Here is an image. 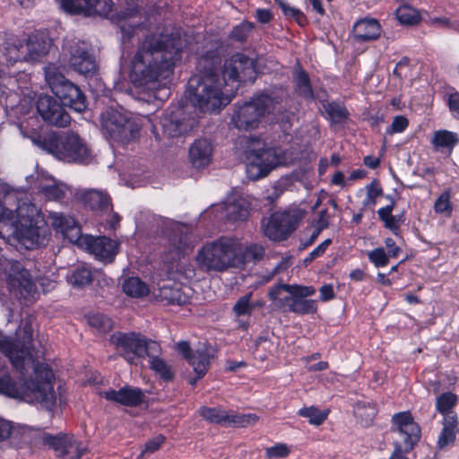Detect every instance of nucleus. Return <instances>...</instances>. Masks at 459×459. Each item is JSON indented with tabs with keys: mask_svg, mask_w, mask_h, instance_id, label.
Returning a JSON list of instances; mask_svg holds the SVG:
<instances>
[{
	"mask_svg": "<svg viewBox=\"0 0 459 459\" xmlns=\"http://www.w3.org/2000/svg\"><path fill=\"white\" fill-rule=\"evenodd\" d=\"M44 446L53 449L57 456H69V459H80L84 452V447L78 440L70 434L59 433L51 435L42 434Z\"/></svg>",
	"mask_w": 459,
	"mask_h": 459,
	"instance_id": "18",
	"label": "nucleus"
},
{
	"mask_svg": "<svg viewBox=\"0 0 459 459\" xmlns=\"http://www.w3.org/2000/svg\"><path fill=\"white\" fill-rule=\"evenodd\" d=\"M366 197L362 202L363 206L371 207L377 203V198L383 195V188L377 179H374L366 186Z\"/></svg>",
	"mask_w": 459,
	"mask_h": 459,
	"instance_id": "49",
	"label": "nucleus"
},
{
	"mask_svg": "<svg viewBox=\"0 0 459 459\" xmlns=\"http://www.w3.org/2000/svg\"><path fill=\"white\" fill-rule=\"evenodd\" d=\"M329 410L320 411L315 406L305 407L299 411V415L308 419V422L315 426L321 425L328 417Z\"/></svg>",
	"mask_w": 459,
	"mask_h": 459,
	"instance_id": "45",
	"label": "nucleus"
},
{
	"mask_svg": "<svg viewBox=\"0 0 459 459\" xmlns=\"http://www.w3.org/2000/svg\"><path fill=\"white\" fill-rule=\"evenodd\" d=\"M17 192L7 184L0 185V235L3 238L16 237L27 249L47 245L50 235L47 222L39 215L37 218L17 220L13 209L17 208Z\"/></svg>",
	"mask_w": 459,
	"mask_h": 459,
	"instance_id": "4",
	"label": "nucleus"
},
{
	"mask_svg": "<svg viewBox=\"0 0 459 459\" xmlns=\"http://www.w3.org/2000/svg\"><path fill=\"white\" fill-rule=\"evenodd\" d=\"M459 421L455 413H447L443 420V429L438 436L437 446L444 449L455 441L456 434L459 432Z\"/></svg>",
	"mask_w": 459,
	"mask_h": 459,
	"instance_id": "32",
	"label": "nucleus"
},
{
	"mask_svg": "<svg viewBox=\"0 0 459 459\" xmlns=\"http://www.w3.org/2000/svg\"><path fill=\"white\" fill-rule=\"evenodd\" d=\"M68 282L76 288H83L92 281L91 272L85 268L76 269L67 279Z\"/></svg>",
	"mask_w": 459,
	"mask_h": 459,
	"instance_id": "47",
	"label": "nucleus"
},
{
	"mask_svg": "<svg viewBox=\"0 0 459 459\" xmlns=\"http://www.w3.org/2000/svg\"><path fill=\"white\" fill-rule=\"evenodd\" d=\"M41 191L48 200L60 201L65 196L66 187L60 185H50L43 186Z\"/></svg>",
	"mask_w": 459,
	"mask_h": 459,
	"instance_id": "53",
	"label": "nucleus"
},
{
	"mask_svg": "<svg viewBox=\"0 0 459 459\" xmlns=\"http://www.w3.org/2000/svg\"><path fill=\"white\" fill-rule=\"evenodd\" d=\"M79 196L83 204L97 216H103L112 211L111 198L106 192L88 189L80 193Z\"/></svg>",
	"mask_w": 459,
	"mask_h": 459,
	"instance_id": "25",
	"label": "nucleus"
},
{
	"mask_svg": "<svg viewBox=\"0 0 459 459\" xmlns=\"http://www.w3.org/2000/svg\"><path fill=\"white\" fill-rule=\"evenodd\" d=\"M182 42L172 35L152 34L138 45L131 62L130 78L137 87H148L168 78L181 58Z\"/></svg>",
	"mask_w": 459,
	"mask_h": 459,
	"instance_id": "2",
	"label": "nucleus"
},
{
	"mask_svg": "<svg viewBox=\"0 0 459 459\" xmlns=\"http://www.w3.org/2000/svg\"><path fill=\"white\" fill-rule=\"evenodd\" d=\"M100 119L102 128L116 142L127 143L140 134V123L135 118L115 108H110L102 112Z\"/></svg>",
	"mask_w": 459,
	"mask_h": 459,
	"instance_id": "11",
	"label": "nucleus"
},
{
	"mask_svg": "<svg viewBox=\"0 0 459 459\" xmlns=\"http://www.w3.org/2000/svg\"><path fill=\"white\" fill-rule=\"evenodd\" d=\"M281 99L262 94L238 106L231 117V124L238 130L249 131L258 127L266 114L281 113Z\"/></svg>",
	"mask_w": 459,
	"mask_h": 459,
	"instance_id": "6",
	"label": "nucleus"
},
{
	"mask_svg": "<svg viewBox=\"0 0 459 459\" xmlns=\"http://www.w3.org/2000/svg\"><path fill=\"white\" fill-rule=\"evenodd\" d=\"M199 414L204 420L211 423L238 428L254 425L258 420L257 415L254 413L241 414L219 408L201 407Z\"/></svg>",
	"mask_w": 459,
	"mask_h": 459,
	"instance_id": "16",
	"label": "nucleus"
},
{
	"mask_svg": "<svg viewBox=\"0 0 459 459\" xmlns=\"http://www.w3.org/2000/svg\"><path fill=\"white\" fill-rule=\"evenodd\" d=\"M264 255L261 245H244L236 238L221 237L206 243L195 258H264Z\"/></svg>",
	"mask_w": 459,
	"mask_h": 459,
	"instance_id": "10",
	"label": "nucleus"
},
{
	"mask_svg": "<svg viewBox=\"0 0 459 459\" xmlns=\"http://www.w3.org/2000/svg\"><path fill=\"white\" fill-rule=\"evenodd\" d=\"M323 107L328 117L335 124L343 122L349 115L347 108L336 102H328L324 104Z\"/></svg>",
	"mask_w": 459,
	"mask_h": 459,
	"instance_id": "44",
	"label": "nucleus"
},
{
	"mask_svg": "<svg viewBox=\"0 0 459 459\" xmlns=\"http://www.w3.org/2000/svg\"><path fill=\"white\" fill-rule=\"evenodd\" d=\"M432 143L437 147H454L458 142L459 138L455 133L440 130L434 134Z\"/></svg>",
	"mask_w": 459,
	"mask_h": 459,
	"instance_id": "46",
	"label": "nucleus"
},
{
	"mask_svg": "<svg viewBox=\"0 0 459 459\" xmlns=\"http://www.w3.org/2000/svg\"><path fill=\"white\" fill-rule=\"evenodd\" d=\"M377 410L375 403L359 401L354 405V414L362 426L370 425L377 416Z\"/></svg>",
	"mask_w": 459,
	"mask_h": 459,
	"instance_id": "37",
	"label": "nucleus"
},
{
	"mask_svg": "<svg viewBox=\"0 0 459 459\" xmlns=\"http://www.w3.org/2000/svg\"><path fill=\"white\" fill-rule=\"evenodd\" d=\"M266 457L269 459H279L287 456V446L285 444H277L268 447L265 451Z\"/></svg>",
	"mask_w": 459,
	"mask_h": 459,
	"instance_id": "60",
	"label": "nucleus"
},
{
	"mask_svg": "<svg viewBox=\"0 0 459 459\" xmlns=\"http://www.w3.org/2000/svg\"><path fill=\"white\" fill-rule=\"evenodd\" d=\"M247 175L251 180H258L266 177L271 170L285 162V156L275 148H265V143L257 137H249L246 142L245 150Z\"/></svg>",
	"mask_w": 459,
	"mask_h": 459,
	"instance_id": "7",
	"label": "nucleus"
},
{
	"mask_svg": "<svg viewBox=\"0 0 459 459\" xmlns=\"http://www.w3.org/2000/svg\"><path fill=\"white\" fill-rule=\"evenodd\" d=\"M433 208L436 213L450 217L453 212L450 191L443 192L435 201Z\"/></svg>",
	"mask_w": 459,
	"mask_h": 459,
	"instance_id": "50",
	"label": "nucleus"
},
{
	"mask_svg": "<svg viewBox=\"0 0 459 459\" xmlns=\"http://www.w3.org/2000/svg\"><path fill=\"white\" fill-rule=\"evenodd\" d=\"M221 217L231 222L243 221L249 214L248 205L245 199H234L228 201L216 207Z\"/></svg>",
	"mask_w": 459,
	"mask_h": 459,
	"instance_id": "30",
	"label": "nucleus"
},
{
	"mask_svg": "<svg viewBox=\"0 0 459 459\" xmlns=\"http://www.w3.org/2000/svg\"><path fill=\"white\" fill-rule=\"evenodd\" d=\"M256 77L255 62L247 56L237 53L225 61L222 70V90L234 89V96L241 82H254Z\"/></svg>",
	"mask_w": 459,
	"mask_h": 459,
	"instance_id": "12",
	"label": "nucleus"
},
{
	"mask_svg": "<svg viewBox=\"0 0 459 459\" xmlns=\"http://www.w3.org/2000/svg\"><path fill=\"white\" fill-rule=\"evenodd\" d=\"M45 79L51 91L66 106L78 113L86 110L87 98L81 88L67 79L54 64L44 67Z\"/></svg>",
	"mask_w": 459,
	"mask_h": 459,
	"instance_id": "8",
	"label": "nucleus"
},
{
	"mask_svg": "<svg viewBox=\"0 0 459 459\" xmlns=\"http://www.w3.org/2000/svg\"><path fill=\"white\" fill-rule=\"evenodd\" d=\"M88 323L92 328H95L100 332H108L112 327L110 318L101 314L90 316Z\"/></svg>",
	"mask_w": 459,
	"mask_h": 459,
	"instance_id": "52",
	"label": "nucleus"
},
{
	"mask_svg": "<svg viewBox=\"0 0 459 459\" xmlns=\"http://www.w3.org/2000/svg\"><path fill=\"white\" fill-rule=\"evenodd\" d=\"M316 293L313 286L289 285V299H307Z\"/></svg>",
	"mask_w": 459,
	"mask_h": 459,
	"instance_id": "54",
	"label": "nucleus"
},
{
	"mask_svg": "<svg viewBox=\"0 0 459 459\" xmlns=\"http://www.w3.org/2000/svg\"><path fill=\"white\" fill-rule=\"evenodd\" d=\"M176 260H162L151 276L153 297L167 304H180L183 302L178 289L174 288L171 280L175 278L174 262Z\"/></svg>",
	"mask_w": 459,
	"mask_h": 459,
	"instance_id": "13",
	"label": "nucleus"
},
{
	"mask_svg": "<svg viewBox=\"0 0 459 459\" xmlns=\"http://www.w3.org/2000/svg\"><path fill=\"white\" fill-rule=\"evenodd\" d=\"M392 431L398 432L403 438V446L405 452H410L420 438V428L413 420L410 411L395 413L392 417Z\"/></svg>",
	"mask_w": 459,
	"mask_h": 459,
	"instance_id": "19",
	"label": "nucleus"
},
{
	"mask_svg": "<svg viewBox=\"0 0 459 459\" xmlns=\"http://www.w3.org/2000/svg\"><path fill=\"white\" fill-rule=\"evenodd\" d=\"M214 352L211 346H207L206 344L200 345L190 358L189 363L194 368V371L197 375V378L190 379L189 383L194 385H195L197 379L202 378L207 373L211 359L213 358Z\"/></svg>",
	"mask_w": 459,
	"mask_h": 459,
	"instance_id": "28",
	"label": "nucleus"
},
{
	"mask_svg": "<svg viewBox=\"0 0 459 459\" xmlns=\"http://www.w3.org/2000/svg\"><path fill=\"white\" fill-rule=\"evenodd\" d=\"M395 14L399 22L404 25H414L420 20L419 12L407 4L401 5L397 8Z\"/></svg>",
	"mask_w": 459,
	"mask_h": 459,
	"instance_id": "42",
	"label": "nucleus"
},
{
	"mask_svg": "<svg viewBox=\"0 0 459 459\" xmlns=\"http://www.w3.org/2000/svg\"><path fill=\"white\" fill-rule=\"evenodd\" d=\"M447 103L453 116L459 119V93L455 92L450 94Z\"/></svg>",
	"mask_w": 459,
	"mask_h": 459,
	"instance_id": "64",
	"label": "nucleus"
},
{
	"mask_svg": "<svg viewBox=\"0 0 459 459\" xmlns=\"http://www.w3.org/2000/svg\"><path fill=\"white\" fill-rule=\"evenodd\" d=\"M268 298L275 310H285L287 306V283L280 281L269 289Z\"/></svg>",
	"mask_w": 459,
	"mask_h": 459,
	"instance_id": "38",
	"label": "nucleus"
},
{
	"mask_svg": "<svg viewBox=\"0 0 459 459\" xmlns=\"http://www.w3.org/2000/svg\"><path fill=\"white\" fill-rule=\"evenodd\" d=\"M6 271V281L11 292L24 299H34L37 292L30 275L19 260H4L3 264Z\"/></svg>",
	"mask_w": 459,
	"mask_h": 459,
	"instance_id": "14",
	"label": "nucleus"
},
{
	"mask_svg": "<svg viewBox=\"0 0 459 459\" xmlns=\"http://www.w3.org/2000/svg\"><path fill=\"white\" fill-rule=\"evenodd\" d=\"M197 74L187 82L186 95L193 106L204 113L220 112L234 98V89L222 90L221 58L216 49L200 56Z\"/></svg>",
	"mask_w": 459,
	"mask_h": 459,
	"instance_id": "3",
	"label": "nucleus"
},
{
	"mask_svg": "<svg viewBox=\"0 0 459 459\" xmlns=\"http://www.w3.org/2000/svg\"><path fill=\"white\" fill-rule=\"evenodd\" d=\"M51 46V39L42 31L33 33L28 37L26 42L27 53L24 56L27 62H38L45 56Z\"/></svg>",
	"mask_w": 459,
	"mask_h": 459,
	"instance_id": "26",
	"label": "nucleus"
},
{
	"mask_svg": "<svg viewBox=\"0 0 459 459\" xmlns=\"http://www.w3.org/2000/svg\"><path fill=\"white\" fill-rule=\"evenodd\" d=\"M49 219L51 220L52 227L60 232L65 238H67L69 242L79 244V240L83 234L78 222L68 215L62 212H50Z\"/></svg>",
	"mask_w": 459,
	"mask_h": 459,
	"instance_id": "23",
	"label": "nucleus"
},
{
	"mask_svg": "<svg viewBox=\"0 0 459 459\" xmlns=\"http://www.w3.org/2000/svg\"><path fill=\"white\" fill-rule=\"evenodd\" d=\"M201 271L207 273H220L232 267L234 260H196Z\"/></svg>",
	"mask_w": 459,
	"mask_h": 459,
	"instance_id": "43",
	"label": "nucleus"
},
{
	"mask_svg": "<svg viewBox=\"0 0 459 459\" xmlns=\"http://www.w3.org/2000/svg\"><path fill=\"white\" fill-rule=\"evenodd\" d=\"M457 400L456 394L452 392L444 393L437 398L436 409L444 416L447 413H454L451 409L456 404Z\"/></svg>",
	"mask_w": 459,
	"mask_h": 459,
	"instance_id": "48",
	"label": "nucleus"
},
{
	"mask_svg": "<svg viewBox=\"0 0 459 459\" xmlns=\"http://www.w3.org/2000/svg\"><path fill=\"white\" fill-rule=\"evenodd\" d=\"M56 99L49 95H40L36 102L37 111L42 120L49 126L66 127L71 123V117Z\"/></svg>",
	"mask_w": 459,
	"mask_h": 459,
	"instance_id": "15",
	"label": "nucleus"
},
{
	"mask_svg": "<svg viewBox=\"0 0 459 459\" xmlns=\"http://www.w3.org/2000/svg\"><path fill=\"white\" fill-rule=\"evenodd\" d=\"M100 395L108 401L129 407L139 405L144 398L142 389L130 385L124 386L119 390L110 389L100 393Z\"/></svg>",
	"mask_w": 459,
	"mask_h": 459,
	"instance_id": "24",
	"label": "nucleus"
},
{
	"mask_svg": "<svg viewBox=\"0 0 459 459\" xmlns=\"http://www.w3.org/2000/svg\"><path fill=\"white\" fill-rule=\"evenodd\" d=\"M253 25L250 22H242L234 27L231 31V38L238 41H244L247 39L248 34L251 32Z\"/></svg>",
	"mask_w": 459,
	"mask_h": 459,
	"instance_id": "59",
	"label": "nucleus"
},
{
	"mask_svg": "<svg viewBox=\"0 0 459 459\" xmlns=\"http://www.w3.org/2000/svg\"><path fill=\"white\" fill-rule=\"evenodd\" d=\"M85 0H60L61 8L70 14H82Z\"/></svg>",
	"mask_w": 459,
	"mask_h": 459,
	"instance_id": "57",
	"label": "nucleus"
},
{
	"mask_svg": "<svg viewBox=\"0 0 459 459\" xmlns=\"http://www.w3.org/2000/svg\"><path fill=\"white\" fill-rule=\"evenodd\" d=\"M389 199L390 204L386 206L380 208L377 211V215L381 221H383L384 226L386 229H389L393 231L397 230L400 228V225L404 221L403 214L393 215V210L395 206V201L391 196H386Z\"/></svg>",
	"mask_w": 459,
	"mask_h": 459,
	"instance_id": "35",
	"label": "nucleus"
},
{
	"mask_svg": "<svg viewBox=\"0 0 459 459\" xmlns=\"http://www.w3.org/2000/svg\"><path fill=\"white\" fill-rule=\"evenodd\" d=\"M352 33L354 39L359 43L371 41L379 38L381 26L376 19L364 18L354 24Z\"/></svg>",
	"mask_w": 459,
	"mask_h": 459,
	"instance_id": "31",
	"label": "nucleus"
},
{
	"mask_svg": "<svg viewBox=\"0 0 459 459\" xmlns=\"http://www.w3.org/2000/svg\"><path fill=\"white\" fill-rule=\"evenodd\" d=\"M160 351L154 355H148L150 368L159 375L163 380L169 381L173 377L170 367L160 358Z\"/></svg>",
	"mask_w": 459,
	"mask_h": 459,
	"instance_id": "39",
	"label": "nucleus"
},
{
	"mask_svg": "<svg viewBox=\"0 0 459 459\" xmlns=\"http://www.w3.org/2000/svg\"><path fill=\"white\" fill-rule=\"evenodd\" d=\"M194 119L186 118L180 107L168 109L161 118L163 132L169 137H178L188 132L194 126Z\"/></svg>",
	"mask_w": 459,
	"mask_h": 459,
	"instance_id": "21",
	"label": "nucleus"
},
{
	"mask_svg": "<svg viewBox=\"0 0 459 459\" xmlns=\"http://www.w3.org/2000/svg\"><path fill=\"white\" fill-rule=\"evenodd\" d=\"M121 286L123 292L133 299H143L151 292L149 285L138 276L126 277Z\"/></svg>",
	"mask_w": 459,
	"mask_h": 459,
	"instance_id": "34",
	"label": "nucleus"
},
{
	"mask_svg": "<svg viewBox=\"0 0 459 459\" xmlns=\"http://www.w3.org/2000/svg\"><path fill=\"white\" fill-rule=\"evenodd\" d=\"M329 214L326 209L322 210L319 212L318 219L316 221V231L312 234L310 237L309 242L303 245L302 248L306 247L307 245L311 244L314 239L317 237V235L323 230L324 229L327 228L329 225Z\"/></svg>",
	"mask_w": 459,
	"mask_h": 459,
	"instance_id": "58",
	"label": "nucleus"
},
{
	"mask_svg": "<svg viewBox=\"0 0 459 459\" xmlns=\"http://www.w3.org/2000/svg\"><path fill=\"white\" fill-rule=\"evenodd\" d=\"M307 211L298 206L289 208V233L295 230L298 224L303 220Z\"/></svg>",
	"mask_w": 459,
	"mask_h": 459,
	"instance_id": "56",
	"label": "nucleus"
},
{
	"mask_svg": "<svg viewBox=\"0 0 459 459\" xmlns=\"http://www.w3.org/2000/svg\"><path fill=\"white\" fill-rule=\"evenodd\" d=\"M30 429L24 426L13 425L11 423V433L8 438H11L13 443L19 444L26 442L30 437Z\"/></svg>",
	"mask_w": 459,
	"mask_h": 459,
	"instance_id": "55",
	"label": "nucleus"
},
{
	"mask_svg": "<svg viewBox=\"0 0 459 459\" xmlns=\"http://www.w3.org/2000/svg\"><path fill=\"white\" fill-rule=\"evenodd\" d=\"M289 310L299 315L314 314L317 311V303L315 299H289Z\"/></svg>",
	"mask_w": 459,
	"mask_h": 459,
	"instance_id": "40",
	"label": "nucleus"
},
{
	"mask_svg": "<svg viewBox=\"0 0 459 459\" xmlns=\"http://www.w3.org/2000/svg\"><path fill=\"white\" fill-rule=\"evenodd\" d=\"M293 87L296 93L306 100H313V91L308 74L298 62L292 70Z\"/></svg>",
	"mask_w": 459,
	"mask_h": 459,
	"instance_id": "33",
	"label": "nucleus"
},
{
	"mask_svg": "<svg viewBox=\"0 0 459 459\" xmlns=\"http://www.w3.org/2000/svg\"><path fill=\"white\" fill-rule=\"evenodd\" d=\"M33 143L43 151L65 162L89 164L92 160L91 150L86 142L74 132L64 134L51 133L39 135L33 139Z\"/></svg>",
	"mask_w": 459,
	"mask_h": 459,
	"instance_id": "5",
	"label": "nucleus"
},
{
	"mask_svg": "<svg viewBox=\"0 0 459 459\" xmlns=\"http://www.w3.org/2000/svg\"><path fill=\"white\" fill-rule=\"evenodd\" d=\"M213 146L209 140L197 139L189 148V160L195 168H204L210 164Z\"/></svg>",
	"mask_w": 459,
	"mask_h": 459,
	"instance_id": "29",
	"label": "nucleus"
},
{
	"mask_svg": "<svg viewBox=\"0 0 459 459\" xmlns=\"http://www.w3.org/2000/svg\"><path fill=\"white\" fill-rule=\"evenodd\" d=\"M190 229L185 224L176 225L169 235V255L170 258H181L189 255L194 246L189 235Z\"/></svg>",
	"mask_w": 459,
	"mask_h": 459,
	"instance_id": "22",
	"label": "nucleus"
},
{
	"mask_svg": "<svg viewBox=\"0 0 459 459\" xmlns=\"http://www.w3.org/2000/svg\"><path fill=\"white\" fill-rule=\"evenodd\" d=\"M113 5L112 0H85L82 14L86 17H107L111 13Z\"/></svg>",
	"mask_w": 459,
	"mask_h": 459,
	"instance_id": "36",
	"label": "nucleus"
},
{
	"mask_svg": "<svg viewBox=\"0 0 459 459\" xmlns=\"http://www.w3.org/2000/svg\"><path fill=\"white\" fill-rule=\"evenodd\" d=\"M140 13V6L138 0H126V7L111 16V21L114 22H123L131 18L136 17Z\"/></svg>",
	"mask_w": 459,
	"mask_h": 459,
	"instance_id": "41",
	"label": "nucleus"
},
{
	"mask_svg": "<svg viewBox=\"0 0 459 459\" xmlns=\"http://www.w3.org/2000/svg\"><path fill=\"white\" fill-rule=\"evenodd\" d=\"M409 125L408 119L403 116H396L394 117L391 128L388 130L389 133H402L403 132Z\"/></svg>",
	"mask_w": 459,
	"mask_h": 459,
	"instance_id": "61",
	"label": "nucleus"
},
{
	"mask_svg": "<svg viewBox=\"0 0 459 459\" xmlns=\"http://www.w3.org/2000/svg\"><path fill=\"white\" fill-rule=\"evenodd\" d=\"M121 243L107 236L82 235L77 247L96 258H114L120 250Z\"/></svg>",
	"mask_w": 459,
	"mask_h": 459,
	"instance_id": "17",
	"label": "nucleus"
},
{
	"mask_svg": "<svg viewBox=\"0 0 459 459\" xmlns=\"http://www.w3.org/2000/svg\"><path fill=\"white\" fill-rule=\"evenodd\" d=\"M117 354L131 365H137L148 355L160 351V345L139 333L117 332L110 336Z\"/></svg>",
	"mask_w": 459,
	"mask_h": 459,
	"instance_id": "9",
	"label": "nucleus"
},
{
	"mask_svg": "<svg viewBox=\"0 0 459 459\" xmlns=\"http://www.w3.org/2000/svg\"><path fill=\"white\" fill-rule=\"evenodd\" d=\"M320 300L323 302L332 300L335 298V293L333 284H324L320 289Z\"/></svg>",
	"mask_w": 459,
	"mask_h": 459,
	"instance_id": "63",
	"label": "nucleus"
},
{
	"mask_svg": "<svg viewBox=\"0 0 459 459\" xmlns=\"http://www.w3.org/2000/svg\"><path fill=\"white\" fill-rule=\"evenodd\" d=\"M0 336V351L9 359L15 369L13 374L0 369V393L27 403H39L47 409L56 404V394L52 385L54 374L45 363L36 362L39 351L32 345V328L30 325L22 327V341Z\"/></svg>",
	"mask_w": 459,
	"mask_h": 459,
	"instance_id": "1",
	"label": "nucleus"
},
{
	"mask_svg": "<svg viewBox=\"0 0 459 459\" xmlns=\"http://www.w3.org/2000/svg\"><path fill=\"white\" fill-rule=\"evenodd\" d=\"M165 438L163 436H157L153 437L152 439L149 440L145 446L144 449L142 452V455L144 453H153L157 451L161 444L164 442Z\"/></svg>",
	"mask_w": 459,
	"mask_h": 459,
	"instance_id": "62",
	"label": "nucleus"
},
{
	"mask_svg": "<svg viewBox=\"0 0 459 459\" xmlns=\"http://www.w3.org/2000/svg\"><path fill=\"white\" fill-rule=\"evenodd\" d=\"M68 65L70 69L85 77H91L97 72L95 58L85 47L78 43L69 48Z\"/></svg>",
	"mask_w": 459,
	"mask_h": 459,
	"instance_id": "20",
	"label": "nucleus"
},
{
	"mask_svg": "<svg viewBox=\"0 0 459 459\" xmlns=\"http://www.w3.org/2000/svg\"><path fill=\"white\" fill-rule=\"evenodd\" d=\"M263 230L273 241L287 238V211L273 213L270 218L263 221Z\"/></svg>",
	"mask_w": 459,
	"mask_h": 459,
	"instance_id": "27",
	"label": "nucleus"
},
{
	"mask_svg": "<svg viewBox=\"0 0 459 459\" xmlns=\"http://www.w3.org/2000/svg\"><path fill=\"white\" fill-rule=\"evenodd\" d=\"M252 292H249L240 297L232 307V311L237 316H250L253 309L254 304L250 303L252 298Z\"/></svg>",
	"mask_w": 459,
	"mask_h": 459,
	"instance_id": "51",
	"label": "nucleus"
}]
</instances>
